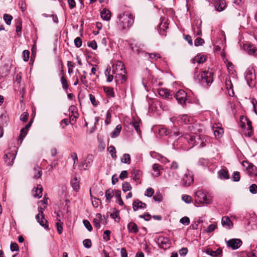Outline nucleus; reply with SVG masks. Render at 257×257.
Segmentation results:
<instances>
[{
	"instance_id": "bf43d9fd",
	"label": "nucleus",
	"mask_w": 257,
	"mask_h": 257,
	"mask_svg": "<svg viewBox=\"0 0 257 257\" xmlns=\"http://www.w3.org/2000/svg\"><path fill=\"white\" fill-rule=\"evenodd\" d=\"M154 193V189L152 188H149L146 190L145 193V195L147 197H151V196H153Z\"/></svg>"
},
{
	"instance_id": "c756f323",
	"label": "nucleus",
	"mask_w": 257,
	"mask_h": 257,
	"mask_svg": "<svg viewBox=\"0 0 257 257\" xmlns=\"http://www.w3.org/2000/svg\"><path fill=\"white\" fill-rule=\"evenodd\" d=\"M141 123V120L139 118H134L132 121V124L137 133L139 135L141 134V130L140 128V123Z\"/></svg>"
},
{
	"instance_id": "603ef678",
	"label": "nucleus",
	"mask_w": 257,
	"mask_h": 257,
	"mask_svg": "<svg viewBox=\"0 0 257 257\" xmlns=\"http://www.w3.org/2000/svg\"><path fill=\"white\" fill-rule=\"evenodd\" d=\"M61 82L62 85V87L64 89L66 90L68 88V85L67 84V81L66 79L64 77L62 76L61 78Z\"/></svg>"
},
{
	"instance_id": "58836bf2",
	"label": "nucleus",
	"mask_w": 257,
	"mask_h": 257,
	"mask_svg": "<svg viewBox=\"0 0 257 257\" xmlns=\"http://www.w3.org/2000/svg\"><path fill=\"white\" fill-rule=\"evenodd\" d=\"M34 170L35 172L34 174L33 177L35 179L40 178L42 175V171L38 166L35 167Z\"/></svg>"
},
{
	"instance_id": "0e129e2a",
	"label": "nucleus",
	"mask_w": 257,
	"mask_h": 257,
	"mask_svg": "<svg viewBox=\"0 0 257 257\" xmlns=\"http://www.w3.org/2000/svg\"><path fill=\"white\" fill-rule=\"evenodd\" d=\"M225 85L226 88L227 90H228L229 89H230L233 88V85L231 83V81L230 78H229L228 79L227 78L226 79Z\"/></svg>"
},
{
	"instance_id": "9d476101",
	"label": "nucleus",
	"mask_w": 257,
	"mask_h": 257,
	"mask_svg": "<svg viewBox=\"0 0 257 257\" xmlns=\"http://www.w3.org/2000/svg\"><path fill=\"white\" fill-rule=\"evenodd\" d=\"M227 245L232 249H238L242 244V241L240 239L232 238L226 241Z\"/></svg>"
},
{
	"instance_id": "a878e982",
	"label": "nucleus",
	"mask_w": 257,
	"mask_h": 257,
	"mask_svg": "<svg viewBox=\"0 0 257 257\" xmlns=\"http://www.w3.org/2000/svg\"><path fill=\"white\" fill-rule=\"evenodd\" d=\"M96 216L97 218H94L93 220V222L94 223V225L96 227L99 228H100V226H101L100 224L99 220H100L101 221H102L104 219V220H105V221L106 222L105 217L103 216V218L102 216L100 213H97L96 215Z\"/></svg>"
},
{
	"instance_id": "6e6d98bb",
	"label": "nucleus",
	"mask_w": 257,
	"mask_h": 257,
	"mask_svg": "<svg viewBox=\"0 0 257 257\" xmlns=\"http://www.w3.org/2000/svg\"><path fill=\"white\" fill-rule=\"evenodd\" d=\"M30 57V52L29 50H25L23 52V58L24 61H28Z\"/></svg>"
},
{
	"instance_id": "bb28decb",
	"label": "nucleus",
	"mask_w": 257,
	"mask_h": 257,
	"mask_svg": "<svg viewBox=\"0 0 257 257\" xmlns=\"http://www.w3.org/2000/svg\"><path fill=\"white\" fill-rule=\"evenodd\" d=\"M221 223L223 226H226L229 228L233 225L232 221L228 216H224L222 218Z\"/></svg>"
},
{
	"instance_id": "f704fd0d",
	"label": "nucleus",
	"mask_w": 257,
	"mask_h": 257,
	"mask_svg": "<svg viewBox=\"0 0 257 257\" xmlns=\"http://www.w3.org/2000/svg\"><path fill=\"white\" fill-rule=\"evenodd\" d=\"M121 128L120 124L117 125L114 131L111 133V137L112 138H115L118 136L121 130Z\"/></svg>"
},
{
	"instance_id": "393cba45",
	"label": "nucleus",
	"mask_w": 257,
	"mask_h": 257,
	"mask_svg": "<svg viewBox=\"0 0 257 257\" xmlns=\"http://www.w3.org/2000/svg\"><path fill=\"white\" fill-rule=\"evenodd\" d=\"M103 89L107 97L109 98H113L114 97L115 94L113 88L109 86H103Z\"/></svg>"
},
{
	"instance_id": "4c0bfd02",
	"label": "nucleus",
	"mask_w": 257,
	"mask_h": 257,
	"mask_svg": "<svg viewBox=\"0 0 257 257\" xmlns=\"http://www.w3.org/2000/svg\"><path fill=\"white\" fill-rule=\"evenodd\" d=\"M122 163L130 164H131V156L128 154H124L123 155L122 158L121 160Z\"/></svg>"
},
{
	"instance_id": "338daca9",
	"label": "nucleus",
	"mask_w": 257,
	"mask_h": 257,
	"mask_svg": "<svg viewBox=\"0 0 257 257\" xmlns=\"http://www.w3.org/2000/svg\"><path fill=\"white\" fill-rule=\"evenodd\" d=\"M29 114L27 112H24L21 116L20 119L23 122H25L28 120Z\"/></svg>"
},
{
	"instance_id": "c9c22d12",
	"label": "nucleus",
	"mask_w": 257,
	"mask_h": 257,
	"mask_svg": "<svg viewBox=\"0 0 257 257\" xmlns=\"http://www.w3.org/2000/svg\"><path fill=\"white\" fill-rule=\"evenodd\" d=\"M243 3V0H233V4L236 6L241 7L242 8V16H244L246 12V8H244L242 5Z\"/></svg>"
},
{
	"instance_id": "aec40b11",
	"label": "nucleus",
	"mask_w": 257,
	"mask_h": 257,
	"mask_svg": "<svg viewBox=\"0 0 257 257\" xmlns=\"http://www.w3.org/2000/svg\"><path fill=\"white\" fill-rule=\"evenodd\" d=\"M36 219L40 225H41L46 229L49 228L48 221L44 218V215L39 216V215H37L36 216Z\"/></svg>"
},
{
	"instance_id": "3c124183",
	"label": "nucleus",
	"mask_w": 257,
	"mask_h": 257,
	"mask_svg": "<svg viewBox=\"0 0 257 257\" xmlns=\"http://www.w3.org/2000/svg\"><path fill=\"white\" fill-rule=\"evenodd\" d=\"M225 3L224 0H221L219 2L218 7L217 8V11L219 12L222 11L225 8Z\"/></svg>"
},
{
	"instance_id": "a19ab883",
	"label": "nucleus",
	"mask_w": 257,
	"mask_h": 257,
	"mask_svg": "<svg viewBox=\"0 0 257 257\" xmlns=\"http://www.w3.org/2000/svg\"><path fill=\"white\" fill-rule=\"evenodd\" d=\"M3 18L5 22L8 25H10L11 24V21L13 19V17L11 15L5 14L4 15Z\"/></svg>"
},
{
	"instance_id": "b1692460",
	"label": "nucleus",
	"mask_w": 257,
	"mask_h": 257,
	"mask_svg": "<svg viewBox=\"0 0 257 257\" xmlns=\"http://www.w3.org/2000/svg\"><path fill=\"white\" fill-rule=\"evenodd\" d=\"M248 166L246 167L248 171L249 172L251 176H257V167L252 164H249L247 162H245Z\"/></svg>"
},
{
	"instance_id": "2f4dec72",
	"label": "nucleus",
	"mask_w": 257,
	"mask_h": 257,
	"mask_svg": "<svg viewBox=\"0 0 257 257\" xmlns=\"http://www.w3.org/2000/svg\"><path fill=\"white\" fill-rule=\"evenodd\" d=\"M105 196L106 197V202L107 203L110 202V199L114 196V192L112 189H108L105 192Z\"/></svg>"
},
{
	"instance_id": "dca6fc26",
	"label": "nucleus",
	"mask_w": 257,
	"mask_h": 257,
	"mask_svg": "<svg viewBox=\"0 0 257 257\" xmlns=\"http://www.w3.org/2000/svg\"><path fill=\"white\" fill-rule=\"evenodd\" d=\"M146 207L147 204L145 203H143L139 199H136L133 202V208L135 211L140 209H145Z\"/></svg>"
},
{
	"instance_id": "79ce46f5",
	"label": "nucleus",
	"mask_w": 257,
	"mask_h": 257,
	"mask_svg": "<svg viewBox=\"0 0 257 257\" xmlns=\"http://www.w3.org/2000/svg\"><path fill=\"white\" fill-rule=\"evenodd\" d=\"M108 151H109V153L110 154L111 157L114 159H116L117 157L116 155V150H115V148H114V147H113V146H110L108 148Z\"/></svg>"
},
{
	"instance_id": "473e14b6",
	"label": "nucleus",
	"mask_w": 257,
	"mask_h": 257,
	"mask_svg": "<svg viewBox=\"0 0 257 257\" xmlns=\"http://www.w3.org/2000/svg\"><path fill=\"white\" fill-rule=\"evenodd\" d=\"M161 166L158 164H154L153 166V175L155 177L160 175V168Z\"/></svg>"
},
{
	"instance_id": "f8f14e48",
	"label": "nucleus",
	"mask_w": 257,
	"mask_h": 257,
	"mask_svg": "<svg viewBox=\"0 0 257 257\" xmlns=\"http://www.w3.org/2000/svg\"><path fill=\"white\" fill-rule=\"evenodd\" d=\"M201 24L202 22L200 20H197L194 22L192 28L195 35L200 36L202 35Z\"/></svg>"
},
{
	"instance_id": "f3484780",
	"label": "nucleus",
	"mask_w": 257,
	"mask_h": 257,
	"mask_svg": "<svg viewBox=\"0 0 257 257\" xmlns=\"http://www.w3.org/2000/svg\"><path fill=\"white\" fill-rule=\"evenodd\" d=\"M115 81L117 83L124 84L127 80V77L123 72L117 73L115 76Z\"/></svg>"
},
{
	"instance_id": "2eb2a0df",
	"label": "nucleus",
	"mask_w": 257,
	"mask_h": 257,
	"mask_svg": "<svg viewBox=\"0 0 257 257\" xmlns=\"http://www.w3.org/2000/svg\"><path fill=\"white\" fill-rule=\"evenodd\" d=\"M158 93L162 97L170 99L172 98L173 94L170 90L167 88H160L158 90Z\"/></svg>"
},
{
	"instance_id": "c03bdc74",
	"label": "nucleus",
	"mask_w": 257,
	"mask_h": 257,
	"mask_svg": "<svg viewBox=\"0 0 257 257\" xmlns=\"http://www.w3.org/2000/svg\"><path fill=\"white\" fill-rule=\"evenodd\" d=\"M209 164V161L207 159L201 158L199 160L198 165L202 167H207Z\"/></svg>"
},
{
	"instance_id": "5fc2aeb1",
	"label": "nucleus",
	"mask_w": 257,
	"mask_h": 257,
	"mask_svg": "<svg viewBox=\"0 0 257 257\" xmlns=\"http://www.w3.org/2000/svg\"><path fill=\"white\" fill-rule=\"evenodd\" d=\"M180 222L184 225H188L190 223V219L187 216H184L180 220Z\"/></svg>"
},
{
	"instance_id": "09e8293b",
	"label": "nucleus",
	"mask_w": 257,
	"mask_h": 257,
	"mask_svg": "<svg viewBox=\"0 0 257 257\" xmlns=\"http://www.w3.org/2000/svg\"><path fill=\"white\" fill-rule=\"evenodd\" d=\"M28 131H26L24 127L21 130L20 134L19 137V140L22 141L25 136L27 135Z\"/></svg>"
},
{
	"instance_id": "f257e3e1",
	"label": "nucleus",
	"mask_w": 257,
	"mask_h": 257,
	"mask_svg": "<svg viewBox=\"0 0 257 257\" xmlns=\"http://www.w3.org/2000/svg\"><path fill=\"white\" fill-rule=\"evenodd\" d=\"M172 133L174 136H180L184 138L187 141L188 144L191 145L190 148L198 145L199 148H203L206 145V137L200 135H194L188 134H183L181 132L177 131V128L175 127L172 131Z\"/></svg>"
},
{
	"instance_id": "39448f33",
	"label": "nucleus",
	"mask_w": 257,
	"mask_h": 257,
	"mask_svg": "<svg viewBox=\"0 0 257 257\" xmlns=\"http://www.w3.org/2000/svg\"><path fill=\"white\" fill-rule=\"evenodd\" d=\"M171 121L173 122L174 125H175L174 127L171 129V133L172 134L171 135H173V134L172 132V131L176 127L177 128V131H179L178 130V128L176 126V124H179L181 123H184V124H187L190 123L192 124L193 123V118L191 117V116L188 115L187 114H182L178 116H174L171 118H170Z\"/></svg>"
},
{
	"instance_id": "412c9836",
	"label": "nucleus",
	"mask_w": 257,
	"mask_h": 257,
	"mask_svg": "<svg viewBox=\"0 0 257 257\" xmlns=\"http://www.w3.org/2000/svg\"><path fill=\"white\" fill-rule=\"evenodd\" d=\"M43 187L41 185H38L37 187L33 189V196L35 198H40L42 196Z\"/></svg>"
},
{
	"instance_id": "49530a36",
	"label": "nucleus",
	"mask_w": 257,
	"mask_h": 257,
	"mask_svg": "<svg viewBox=\"0 0 257 257\" xmlns=\"http://www.w3.org/2000/svg\"><path fill=\"white\" fill-rule=\"evenodd\" d=\"M132 189V186L130 184L127 182H125L122 184V190L124 192H126Z\"/></svg>"
},
{
	"instance_id": "72a5a7b5",
	"label": "nucleus",
	"mask_w": 257,
	"mask_h": 257,
	"mask_svg": "<svg viewBox=\"0 0 257 257\" xmlns=\"http://www.w3.org/2000/svg\"><path fill=\"white\" fill-rule=\"evenodd\" d=\"M214 134L216 137L220 138L223 134V130L221 127L213 126Z\"/></svg>"
},
{
	"instance_id": "7c9ffc66",
	"label": "nucleus",
	"mask_w": 257,
	"mask_h": 257,
	"mask_svg": "<svg viewBox=\"0 0 257 257\" xmlns=\"http://www.w3.org/2000/svg\"><path fill=\"white\" fill-rule=\"evenodd\" d=\"M22 29V21L21 19H18L16 20V32L18 37H20L21 36Z\"/></svg>"
},
{
	"instance_id": "37998d69",
	"label": "nucleus",
	"mask_w": 257,
	"mask_h": 257,
	"mask_svg": "<svg viewBox=\"0 0 257 257\" xmlns=\"http://www.w3.org/2000/svg\"><path fill=\"white\" fill-rule=\"evenodd\" d=\"M231 179L232 181L238 182L240 180V174L239 172L237 171L234 172L232 175L231 177Z\"/></svg>"
},
{
	"instance_id": "e2e57ef3",
	"label": "nucleus",
	"mask_w": 257,
	"mask_h": 257,
	"mask_svg": "<svg viewBox=\"0 0 257 257\" xmlns=\"http://www.w3.org/2000/svg\"><path fill=\"white\" fill-rule=\"evenodd\" d=\"M19 246L16 242H12L10 245V249L12 251H16L19 250Z\"/></svg>"
},
{
	"instance_id": "ea45409f",
	"label": "nucleus",
	"mask_w": 257,
	"mask_h": 257,
	"mask_svg": "<svg viewBox=\"0 0 257 257\" xmlns=\"http://www.w3.org/2000/svg\"><path fill=\"white\" fill-rule=\"evenodd\" d=\"M71 185L75 191H78L79 189V182L77 178H74L71 181Z\"/></svg>"
},
{
	"instance_id": "cd10ccee",
	"label": "nucleus",
	"mask_w": 257,
	"mask_h": 257,
	"mask_svg": "<svg viewBox=\"0 0 257 257\" xmlns=\"http://www.w3.org/2000/svg\"><path fill=\"white\" fill-rule=\"evenodd\" d=\"M205 58L204 55H197L193 59L192 62L193 63H197L198 64H201L205 61Z\"/></svg>"
},
{
	"instance_id": "9b49d317",
	"label": "nucleus",
	"mask_w": 257,
	"mask_h": 257,
	"mask_svg": "<svg viewBox=\"0 0 257 257\" xmlns=\"http://www.w3.org/2000/svg\"><path fill=\"white\" fill-rule=\"evenodd\" d=\"M242 48L249 55L257 57V48L251 44H244Z\"/></svg>"
},
{
	"instance_id": "20e7f679",
	"label": "nucleus",
	"mask_w": 257,
	"mask_h": 257,
	"mask_svg": "<svg viewBox=\"0 0 257 257\" xmlns=\"http://www.w3.org/2000/svg\"><path fill=\"white\" fill-rule=\"evenodd\" d=\"M117 18L119 24L122 27V29H125L133 25L135 17L130 13H124L119 15Z\"/></svg>"
},
{
	"instance_id": "4d7b16f0",
	"label": "nucleus",
	"mask_w": 257,
	"mask_h": 257,
	"mask_svg": "<svg viewBox=\"0 0 257 257\" xmlns=\"http://www.w3.org/2000/svg\"><path fill=\"white\" fill-rule=\"evenodd\" d=\"M89 97L91 103H92V104L94 107L97 106V105H98V103H97V101L95 99V96L93 95H92V94H90L89 95Z\"/></svg>"
},
{
	"instance_id": "1a4fd4ad",
	"label": "nucleus",
	"mask_w": 257,
	"mask_h": 257,
	"mask_svg": "<svg viewBox=\"0 0 257 257\" xmlns=\"http://www.w3.org/2000/svg\"><path fill=\"white\" fill-rule=\"evenodd\" d=\"M193 176L190 173L185 174L181 180L182 184L184 187L190 186L193 184Z\"/></svg>"
},
{
	"instance_id": "423d86ee",
	"label": "nucleus",
	"mask_w": 257,
	"mask_h": 257,
	"mask_svg": "<svg viewBox=\"0 0 257 257\" xmlns=\"http://www.w3.org/2000/svg\"><path fill=\"white\" fill-rule=\"evenodd\" d=\"M245 79L250 87H254L256 84V75L253 67H249L245 73Z\"/></svg>"
},
{
	"instance_id": "4be33fe9",
	"label": "nucleus",
	"mask_w": 257,
	"mask_h": 257,
	"mask_svg": "<svg viewBox=\"0 0 257 257\" xmlns=\"http://www.w3.org/2000/svg\"><path fill=\"white\" fill-rule=\"evenodd\" d=\"M218 176L221 180H227L229 178L228 171L224 169H221L218 172Z\"/></svg>"
},
{
	"instance_id": "de8ad7c7",
	"label": "nucleus",
	"mask_w": 257,
	"mask_h": 257,
	"mask_svg": "<svg viewBox=\"0 0 257 257\" xmlns=\"http://www.w3.org/2000/svg\"><path fill=\"white\" fill-rule=\"evenodd\" d=\"M204 43V41L203 39L197 37L194 41V45L195 46H201Z\"/></svg>"
},
{
	"instance_id": "f03ea898",
	"label": "nucleus",
	"mask_w": 257,
	"mask_h": 257,
	"mask_svg": "<svg viewBox=\"0 0 257 257\" xmlns=\"http://www.w3.org/2000/svg\"><path fill=\"white\" fill-rule=\"evenodd\" d=\"M198 68L195 69L194 79L202 86L207 87L210 86L213 81V73L209 70H205L201 73L196 75L197 73Z\"/></svg>"
},
{
	"instance_id": "6ab92c4d",
	"label": "nucleus",
	"mask_w": 257,
	"mask_h": 257,
	"mask_svg": "<svg viewBox=\"0 0 257 257\" xmlns=\"http://www.w3.org/2000/svg\"><path fill=\"white\" fill-rule=\"evenodd\" d=\"M206 253L211 256L215 257L221 256L222 254V250L220 248H217L215 251L212 250L211 248H207L206 250Z\"/></svg>"
},
{
	"instance_id": "c85d7f7f",
	"label": "nucleus",
	"mask_w": 257,
	"mask_h": 257,
	"mask_svg": "<svg viewBox=\"0 0 257 257\" xmlns=\"http://www.w3.org/2000/svg\"><path fill=\"white\" fill-rule=\"evenodd\" d=\"M132 176L134 180L137 181L141 179L142 176V172L140 170L134 169L132 171Z\"/></svg>"
},
{
	"instance_id": "13d9d810",
	"label": "nucleus",
	"mask_w": 257,
	"mask_h": 257,
	"mask_svg": "<svg viewBox=\"0 0 257 257\" xmlns=\"http://www.w3.org/2000/svg\"><path fill=\"white\" fill-rule=\"evenodd\" d=\"M83 223L86 228L89 231L92 230V227L90 224V222L87 220H84Z\"/></svg>"
},
{
	"instance_id": "e433bc0d",
	"label": "nucleus",
	"mask_w": 257,
	"mask_h": 257,
	"mask_svg": "<svg viewBox=\"0 0 257 257\" xmlns=\"http://www.w3.org/2000/svg\"><path fill=\"white\" fill-rule=\"evenodd\" d=\"M130 46L134 52L139 54L141 51L142 48L141 47V46L138 45L137 44L131 43L130 44Z\"/></svg>"
},
{
	"instance_id": "5701e85b",
	"label": "nucleus",
	"mask_w": 257,
	"mask_h": 257,
	"mask_svg": "<svg viewBox=\"0 0 257 257\" xmlns=\"http://www.w3.org/2000/svg\"><path fill=\"white\" fill-rule=\"evenodd\" d=\"M100 16L103 20L107 21L110 19L111 13L108 10L103 9L100 13Z\"/></svg>"
},
{
	"instance_id": "6e6552de",
	"label": "nucleus",
	"mask_w": 257,
	"mask_h": 257,
	"mask_svg": "<svg viewBox=\"0 0 257 257\" xmlns=\"http://www.w3.org/2000/svg\"><path fill=\"white\" fill-rule=\"evenodd\" d=\"M156 241L159 247L162 249H166L170 246V242L166 237L160 236L157 238Z\"/></svg>"
},
{
	"instance_id": "69168bd1",
	"label": "nucleus",
	"mask_w": 257,
	"mask_h": 257,
	"mask_svg": "<svg viewBox=\"0 0 257 257\" xmlns=\"http://www.w3.org/2000/svg\"><path fill=\"white\" fill-rule=\"evenodd\" d=\"M139 217L140 218H143V219H144V220H145L146 221H149L150 220V219L151 218V215L149 213H145L143 215H140L139 216Z\"/></svg>"
},
{
	"instance_id": "8fccbe9b",
	"label": "nucleus",
	"mask_w": 257,
	"mask_h": 257,
	"mask_svg": "<svg viewBox=\"0 0 257 257\" xmlns=\"http://www.w3.org/2000/svg\"><path fill=\"white\" fill-rule=\"evenodd\" d=\"M182 199L186 203L189 204L192 202V198L190 196L188 195H183L182 196Z\"/></svg>"
},
{
	"instance_id": "680f3d73",
	"label": "nucleus",
	"mask_w": 257,
	"mask_h": 257,
	"mask_svg": "<svg viewBox=\"0 0 257 257\" xmlns=\"http://www.w3.org/2000/svg\"><path fill=\"white\" fill-rule=\"evenodd\" d=\"M82 40L80 37H77L74 40V44L77 48H80L82 46Z\"/></svg>"
},
{
	"instance_id": "4468645a",
	"label": "nucleus",
	"mask_w": 257,
	"mask_h": 257,
	"mask_svg": "<svg viewBox=\"0 0 257 257\" xmlns=\"http://www.w3.org/2000/svg\"><path fill=\"white\" fill-rule=\"evenodd\" d=\"M16 151H15V153L10 152L5 155L4 159L8 166L13 164L16 158Z\"/></svg>"
},
{
	"instance_id": "774afa93",
	"label": "nucleus",
	"mask_w": 257,
	"mask_h": 257,
	"mask_svg": "<svg viewBox=\"0 0 257 257\" xmlns=\"http://www.w3.org/2000/svg\"><path fill=\"white\" fill-rule=\"evenodd\" d=\"M251 102L253 106V111L257 114V100L254 98H252Z\"/></svg>"
},
{
	"instance_id": "a211bd4d",
	"label": "nucleus",
	"mask_w": 257,
	"mask_h": 257,
	"mask_svg": "<svg viewBox=\"0 0 257 257\" xmlns=\"http://www.w3.org/2000/svg\"><path fill=\"white\" fill-rule=\"evenodd\" d=\"M128 231L131 233L136 234L139 232V228L136 223L134 222H130L127 225Z\"/></svg>"
},
{
	"instance_id": "a18cd8bd",
	"label": "nucleus",
	"mask_w": 257,
	"mask_h": 257,
	"mask_svg": "<svg viewBox=\"0 0 257 257\" xmlns=\"http://www.w3.org/2000/svg\"><path fill=\"white\" fill-rule=\"evenodd\" d=\"M153 199L155 201L160 202L163 200V197L160 192H156L155 195L153 196Z\"/></svg>"
},
{
	"instance_id": "864d4df0",
	"label": "nucleus",
	"mask_w": 257,
	"mask_h": 257,
	"mask_svg": "<svg viewBox=\"0 0 257 257\" xmlns=\"http://www.w3.org/2000/svg\"><path fill=\"white\" fill-rule=\"evenodd\" d=\"M249 191L253 194H256L257 193V185L255 184H251L249 187Z\"/></svg>"
},
{
	"instance_id": "ddd939ff",
	"label": "nucleus",
	"mask_w": 257,
	"mask_h": 257,
	"mask_svg": "<svg viewBox=\"0 0 257 257\" xmlns=\"http://www.w3.org/2000/svg\"><path fill=\"white\" fill-rule=\"evenodd\" d=\"M112 72L114 74L119 73V72L125 73V68L123 63L120 61H117L115 64L112 65Z\"/></svg>"
},
{
	"instance_id": "7ed1b4c3",
	"label": "nucleus",
	"mask_w": 257,
	"mask_h": 257,
	"mask_svg": "<svg viewBox=\"0 0 257 257\" xmlns=\"http://www.w3.org/2000/svg\"><path fill=\"white\" fill-rule=\"evenodd\" d=\"M211 199L202 190L197 191L195 194V205L199 207L211 203Z\"/></svg>"
},
{
	"instance_id": "052dcab7",
	"label": "nucleus",
	"mask_w": 257,
	"mask_h": 257,
	"mask_svg": "<svg viewBox=\"0 0 257 257\" xmlns=\"http://www.w3.org/2000/svg\"><path fill=\"white\" fill-rule=\"evenodd\" d=\"M83 244L85 247L89 248L91 246V241L89 239H85L83 241Z\"/></svg>"
},
{
	"instance_id": "0eeeda50",
	"label": "nucleus",
	"mask_w": 257,
	"mask_h": 257,
	"mask_svg": "<svg viewBox=\"0 0 257 257\" xmlns=\"http://www.w3.org/2000/svg\"><path fill=\"white\" fill-rule=\"evenodd\" d=\"M178 103L182 105L183 107L186 105V102L188 100L187 94L186 92L183 90H179L174 95Z\"/></svg>"
}]
</instances>
